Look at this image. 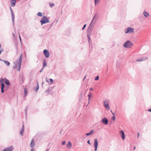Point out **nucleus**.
<instances>
[{
	"label": "nucleus",
	"instance_id": "nucleus-1",
	"mask_svg": "<svg viewBox=\"0 0 151 151\" xmlns=\"http://www.w3.org/2000/svg\"><path fill=\"white\" fill-rule=\"evenodd\" d=\"M22 58V54H21L19 58L14 62V65L13 67V69L17 68L18 67L17 70L19 71L20 70Z\"/></svg>",
	"mask_w": 151,
	"mask_h": 151
},
{
	"label": "nucleus",
	"instance_id": "nucleus-2",
	"mask_svg": "<svg viewBox=\"0 0 151 151\" xmlns=\"http://www.w3.org/2000/svg\"><path fill=\"white\" fill-rule=\"evenodd\" d=\"M96 15H95V16L93 17V18L92 19V22L88 27V34L87 35V37L88 38V42H90V41L91 40V38L90 36L91 35V33L92 32V27H91V26L93 20L95 19V17Z\"/></svg>",
	"mask_w": 151,
	"mask_h": 151
},
{
	"label": "nucleus",
	"instance_id": "nucleus-3",
	"mask_svg": "<svg viewBox=\"0 0 151 151\" xmlns=\"http://www.w3.org/2000/svg\"><path fill=\"white\" fill-rule=\"evenodd\" d=\"M133 45V43L129 40H127L123 45V46L125 48H129Z\"/></svg>",
	"mask_w": 151,
	"mask_h": 151
},
{
	"label": "nucleus",
	"instance_id": "nucleus-4",
	"mask_svg": "<svg viewBox=\"0 0 151 151\" xmlns=\"http://www.w3.org/2000/svg\"><path fill=\"white\" fill-rule=\"evenodd\" d=\"M50 22V21L47 17L45 16H43L40 21V22L42 25L46 23Z\"/></svg>",
	"mask_w": 151,
	"mask_h": 151
},
{
	"label": "nucleus",
	"instance_id": "nucleus-5",
	"mask_svg": "<svg viewBox=\"0 0 151 151\" xmlns=\"http://www.w3.org/2000/svg\"><path fill=\"white\" fill-rule=\"evenodd\" d=\"M134 28L130 27H128L125 30V33L126 34H131L134 32Z\"/></svg>",
	"mask_w": 151,
	"mask_h": 151
},
{
	"label": "nucleus",
	"instance_id": "nucleus-6",
	"mask_svg": "<svg viewBox=\"0 0 151 151\" xmlns=\"http://www.w3.org/2000/svg\"><path fill=\"white\" fill-rule=\"evenodd\" d=\"M104 104L106 109L107 110H109L110 107L109 105L108 102L107 100L104 101Z\"/></svg>",
	"mask_w": 151,
	"mask_h": 151
},
{
	"label": "nucleus",
	"instance_id": "nucleus-7",
	"mask_svg": "<svg viewBox=\"0 0 151 151\" xmlns=\"http://www.w3.org/2000/svg\"><path fill=\"white\" fill-rule=\"evenodd\" d=\"M98 145V139L97 138H96L94 139V146L95 147L94 150L96 151L97 150V146Z\"/></svg>",
	"mask_w": 151,
	"mask_h": 151
},
{
	"label": "nucleus",
	"instance_id": "nucleus-8",
	"mask_svg": "<svg viewBox=\"0 0 151 151\" xmlns=\"http://www.w3.org/2000/svg\"><path fill=\"white\" fill-rule=\"evenodd\" d=\"M43 52L46 58H48L49 57L50 53L48 50L47 49L44 50H43Z\"/></svg>",
	"mask_w": 151,
	"mask_h": 151
},
{
	"label": "nucleus",
	"instance_id": "nucleus-9",
	"mask_svg": "<svg viewBox=\"0 0 151 151\" xmlns=\"http://www.w3.org/2000/svg\"><path fill=\"white\" fill-rule=\"evenodd\" d=\"M1 80H2V81L4 83V82L6 84L8 85H10V83L9 80L6 78H4V79H2L1 78Z\"/></svg>",
	"mask_w": 151,
	"mask_h": 151
},
{
	"label": "nucleus",
	"instance_id": "nucleus-10",
	"mask_svg": "<svg viewBox=\"0 0 151 151\" xmlns=\"http://www.w3.org/2000/svg\"><path fill=\"white\" fill-rule=\"evenodd\" d=\"M13 149V146H11L5 148L2 151H12Z\"/></svg>",
	"mask_w": 151,
	"mask_h": 151
},
{
	"label": "nucleus",
	"instance_id": "nucleus-11",
	"mask_svg": "<svg viewBox=\"0 0 151 151\" xmlns=\"http://www.w3.org/2000/svg\"><path fill=\"white\" fill-rule=\"evenodd\" d=\"M148 59L147 57H142L138 59L137 60V62H141L144 60H147Z\"/></svg>",
	"mask_w": 151,
	"mask_h": 151
},
{
	"label": "nucleus",
	"instance_id": "nucleus-12",
	"mask_svg": "<svg viewBox=\"0 0 151 151\" xmlns=\"http://www.w3.org/2000/svg\"><path fill=\"white\" fill-rule=\"evenodd\" d=\"M120 134L121 136V137L123 140H124L125 136L124 131L122 130H121L120 131Z\"/></svg>",
	"mask_w": 151,
	"mask_h": 151
},
{
	"label": "nucleus",
	"instance_id": "nucleus-13",
	"mask_svg": "<svg viewBox=\"0 0 151 151\" xmlns=\"http://www.w3.org/2000/svg\"><path fill=\"white\" fill-rule=\"evenodd\" d=\"M54 22L50 24H49L46 25V26L47 27V31H49L51 28L53 26Z\"/></svg>",
	"mask_w": 151,
	"mask_h": 151
},
{
	"label": "nucleus",
	"instance_id": "nucleus-14",
	"mask_svg": "<svg viewBox=\"0 0 151 151\" xmlns=\"http://www.w3.org/2000/svg\"><path fill=\"white\" fill-rule=\"evenodd\" d=\"M101 122L104 124H108V120L106 118H104L102 120Z\"/></svg>",
	"mask_w": 151,
	"mask_h": 151
},
{
	"label": "nucleus",
	"instance_id": "nucleus-15",
	"mask_svg": "<svg viewBox=\"0 0 151 151\" xmlns=\"http://www.w3.org/2000/svg\"><path fill=\"white\" fill-rule=\"evenodd\" d=\"M35 144L34 140L33 139L32 140L30 144V146L31 148L35 146Z\"/></svg>",
	"mask_w": 151,
	"mask_h": 151
},
{
	"label": "nucleus",
	"instance_id": "nucleus-16",
	"mask_svg": "<svg viewBox=\"0 0 151 151\" xmlns=\"http://www.w3.org/2000/svg\"><path fill=\"white\" fill-rule=\"evenodd\" d=\"M67 147L69 149L71 148L72 147V144L70 141H68V143L66 145Z\"/></svg>",
	"mask_w": 151,
	"mask_h": 151
},
{
	"label": "nucleus",
	"instance_id": "nucleus-17",
	"mask_svg": "<svg viewBox=\"0 0 151 151\" xmlns=\"http://www.w3.org/2000/svg\"><path fill=\"white\" fill-rule=\"evenodd\" d=\"M16 2V0H12L11 2V6L12 7L14 6L15 5Z\"/></svg>",
	"mask_w": 151,
	"mask_h": 151
},
{
	"label": "nucleus",
	"instance_id": "nucleus-18",
	"mask_svg": "<svg viewBox=\"0 0 151 151\" xmlns=\"http://www.w3.org/2000/svg\"><path fill=\"white\" fill-rule=\"evenodd\" d=\"M11 14H12V21L13 24V25L14 24V22L15 17H14V13H11Z\"/></svg>",
	"mask_w": 151,
	"mask_h": 151
},
{
	"label": "nucleus",
	"instance_id": "nucleus-19",
	"mask_svg": "<svg viewBox=\"0 0 151 151\" xmlns=\"http://www.w3.org/2000/svg\"><path fill=\"white\" fill-rule=\"evenodd\" d=\"M0 83L1 85V88H4V87L5 86L2 80H1V79L0 80Z\"/></svg>",
	"mask_w": 151,
	"mask_h": 151
},
{
	"label": "nucleus",
	"instance_id": "nucleus-20",
	"mask_svg": "<svg viewBox=\"0 0 151 151\" xmlns=\"http://www.w3.org/2000/svg\"><path fill=\"white\" fill-rule=\"evenodd\" d=\"M2 61L4 62V63L7 66H9L10 65V63L8 61L5 60H2Z\"/></svg>",
	"mask_w": 151,
	"mask_h": 151
},
{
	"label": "nucleus",
	"instance_id": "nucleus-21",
	"mask_svg": "<svg viewBox=\"0 0 151 151\" xmlns=\"http://www.w3.org/2000/svg\"><path fill=\"white\" fill-rule=\"evenodd\" d=\"M143 14L145 17H147L149 16V14L146 12L145 11H144L143 13Z\"/></svg>",
	"mask_w": 151,
	"mask_h": 151
},
{
	"label": "nucleus",
	"instance_id": "nucleus-22",
	"mask_svg": "<svg viewBox=\"0 0 151 151\" xmlns=\"http://www.w3.org/2000/svg\"><path fill=\"white\" fill-rule=\"evenodd\" d=\"M24 97H25L26 96L27 93V89L25 88L24 90Z\"/></svg>",
	"mask_w": 151,
	"mask_h": 151
},
{
	"label": "nucleus",
	"instance_id": "nucleus-23",
	"mask_svg": "<svg viewBox=\"0 0 151 151\" xmlns=\"http://www.w3.org/2000/svg\"><path fill=\"white\" fill-rule=\"evenodd\" d=\"M47 66V63H46V61L45 59H44L43 60V68H44V67L46 66Z\"/></svg>",
	"mask_w": 151,
	"mask_h": 151
},
{
	"label": "nucleus",
	"instance_id": "nucleus-24",
	"mask_svg": "<svg viewBox=\"0 0 151 151\" xmlns=\"http://www.w3.org/2000/svg\"><path fill=\"white\" fill-rule=\"evenodd\" d=\"M93 132V130H91V131H90V132L89 133H86V135L88 136H89V135H90L92 133V132Z\"/></svg>",
	"mask_w": 151,
	"mask_h": 151
},
{
	"label": "nucleus",
	"instance_id": "nucleus-25",
	"mask_svg": "<svg viewBox=\"0 0 151 151\" xmlns=\"http://www.w3.org/2000/svg\"><path fill=\"white\" fill-rule=\"evenodd\" d=\"M39 88V83L38 82V81L37 82V86L36 88V89L35 90V91L37 92V91L38 90Z\"/></svg>",
	"mask_w": 151,
	"mask_h": 151
},
{
	"label": "nucleus",
	"instance_id": "nucleus-26",
	"mask_svg": "<svg viewBox=\"0 0 151 151\" xmlns=\"http://www.w3.org/2000/svg\"><path fill=\"white\" fill-rule=\"evenodd\" d=\"M37 15L38 16L42 17V14L41 12H39L37 13Z\"/></svg>",
	"mask_w": 151,
	"mask_h": 151
},
{
	"label": "nucleus",
	"instance_id": "nucleus-27",
	"mask_svg": "<svg viewBox=\"0 0 151 151\" xmlns=\"http://www.w3.org/2000/svg\"><path fill=\"white\" fill-rule=\"evenodd\" d=\"M49 4L50 7H52L55 6V4L54 3H53L52 4H51V3H49Z\"/></svg>",
	"mask_w": 151,
	"mask_h": 151
},
{
	"label": "nucleus",
	"instance_id": "nucleus-28",
	"mask_svg": "<svg viewBox=\"0 0 151 151\" xmlns=\"http://www.w3.org/2000/svg\"><path fill=\"white\" fill-rule=\"evenodd\" d=\"M24 130H21L20 132V135H21L22 136L23 135V133H24Z\"/></svg>",
	"mask_w": 151,
	"mask_h": 151
},
{
	"label": "nucleus",
	"instance_id": "nucleus-29",
	"mask_svg": "<svg viewBox=\"0 0 151 151\" xmlns=\"http://www.w3.org/2000/svg\"><path fill=\"white\" fill-rule=\"evenodd\" d=\"M91 95H92V94H91V93L90 92L89 94L88 95V97L89 101L90 98L91 96Z\"/></svg>",
	"mask_w": 151,
	"mask_h": 151
},
{
	"label": "nucleus",
	"instance_id": "nucleus-30",
	"mask_svg": "<svg viewBox=\"0 0 151 151\" xmlns=\"http://www.w3.org/2000/svg\"><path fill=\"white\" fill-rule=\"evenodd\" d=\"M99 0H94L95 4V5H96V3L99 2Z\"/></svg>",
	"mask_w": 151,
	"mask_h": 151
},
{
	"label": "nucleus",
	"instance_id": "nucleus-31",
	"mask_svg": "<svg viewBox=\"0 0 151 151\" xmlns=\"http://www.w3.org/2000/svg\"><path fill=\"white\" fill-rule=\"evenodd\" d=\"M99 76H97L95 78V80H98L99 79Z\"/></svg>",
	"mask_w": 151,
	"mask_h": 151
},
{
	"label": "nucleus",
	"instance_id": "nucleus-32",
	"mask_svg": "<svg viewBox=\"0 0 151 151\" xmlns=\"http://www.w3.org/2000/svg\"><path fill=\"white\" fill-rule=\"evenodd\" d=\"M50 82L51 83V84H52L53 83V80L52 78H50Z\"/></svg>",
	"mask_w": 151,
	"mask_h": 151
},
{
	"label": "nucleus",
	"instance_id": "nucleus-33",
	"mask_svg": "<svg viewBox=\"0 0 151 151\" xmlns=\"http://www.w3.org/2000/svg\"><path fill=\"white\" fill-rule=\"evenodd\" d=\"M66 141H63L62 142V144L63 145H64L65 144Z\"/></svg>",
	"mask_w": 151,
	"mask_h": 151
},
{
	"label": "nucleus",
	"instance_id": "nucleus-34",
	"mask_svg": "<svg viewBox=\"0 0 151 151\" xmlns=\"http://www.w3.org/2000/svg\"><path fill=\"white\" fill-rule=\"evenodd\" d=\"M8 88V86H5L4 87V90H6Z\"/></svg>",
	"mask_w": 151,
	"mask_h": 151
},
{
	"label": "nucleus",
	"instance_id": "nucleus-35",
	"mask_svg": "<svg viewBox=\"0 0 151 151\" xmlns=\"http://www.w3.org/2000/svg\"><path fill=\"white\" fill-rule=\"evenodd\" d=\"M1 92L2 93H4V88H1Z\"/></svg>",
	"mask_w": 151,
	"mask_h": 151
},
{
	"label": "nucleus",
	"instance_id": "nucleus-36",
	"mask_svg": "<svg viewBox=\"0 0 151 151\" xmlns=\"http://www.w3.org/2000/svg\"><path fill=\"white\" fill-rule=\"evenodd\" d=\"M86 24H84V25L83 26V27L82 28V30H83L86 27Z\"/></svg>",
	"mask_w": 151,
	"mask_h": 151
},
{
	"label": "nucleus",
	"instance_id": "nucleus-37",
	"mask_svg": "<svg viewBox=\"0 0 151 151\" xmlns=\"http://www.w3.org/2000/svg\"><path fill=\"white\" fill-rule=\"evenodd\" d=\"M27 108L26 107L25 110V112L26 114H27Z\"/></svg>",
	"mask_w": 151,
	"mask_h": 151
},
{
	"label": "nucleus",
	"instance_id": "nucleus-38",
	"mask_svg": "<svg viewBox=\"0 0 151 151\" xmlns=\"http://www.w3.org/2000/svg\"><path fill=\"white\" fill-rule=\"evenodd\" d=\"M10 11H11V13H13V10H12L11 7H10Z\"/></svg>",
	"mask_w": 151,
	"mask_h": 151
},
{
	"label": "nucleus",
	"instance_id": "nucleus-39",
	"mask_svg": "<svg viewBox=\"0 0 151 151\" xmlns=\"http://www.w3.org/2000/svg\"><path fill=\"white\" fill-rule=\"evenodd\" d=\"M31 151H34V149L33 148V147L31 148Z\"/></svg>",
	"mask_w": 151,
	"mask_h": 151
},
{
	"label": "nucleus",
	"instance_id": "nucleus-40",
	"mask_svg": "<svg viewBox=\"0 0 151 151\" xmlns=\"http://www.w3.org/2000/svg\"><path fill=\"white\" fill-rule=\"evenodd\" d=\"M115 117L114 116H113L112 117V119L114 120L115 119Z\"/></svg>",
	"mask_w": 151,
	"mask_h": 151
},
{
	"label": "nucleus",
	"instance_id": "nucleus-41",
	"mask_svg": "<svg viewBox=\"0 0 151 151\" xmlns=\"http://www.w3.org/2000/svg\"><path fill=\"white\" fill-rule=\"evenodd\" d=\"M21 130H24V125H23V126L22 127V128Z\"/></svg>",
	"mask_w": 151,
	"mask_h": 151
},
{
	"label": "nucleus",
	"instance_id": "nucleus-42",
	"mask_svg": "<svg viewBox=\"0 0 151 151\" xmlns=\"http://www.w3.org/2000/svg\"><path fill=\"white\" fill-rule=\"evenodd\" d=\"M3 51V49H1L0 50V55L1 54V52H2Z\"/></svg>",
	"mask_w": 151,
	"mask_h": 151
},
{
	"label": "nucleus",
	"instance_id": "nucleus-43",
	"mask_svg": "<svg viewBox=\"0 0 151 151\" xmlns=\"http://www.w3.org/2000/svg\"><path fill=\"white\" fill-rule=\"evenodd\" d=\"M46 81L48 83L49 82V81H48L47 78H46Z\"/></svg>",
	"mask_w": 151,
	"mask_h": 151
},
{
	"label": "nucleus",
	"instance_id": "nucleus-44",
	"mask_svg": "<svg viewBox=\"0 0 151 151\" xmlns=\"http://www.w3.org/2000/svg\"><path fill=\"white\" fill-rule=\"evenodd\" d=\"M87 143L88 144H89L90 145H91V143H90V140H88L87 141Z\"/></svg>",
	"mask_w": 151,
	"mask_h": 151
},
{
	"label": "nucleus",
	"instance_id": "nucleus-45",
	"mask_svg": "<svg viewBox=\"0 0 151 151\" xmlns=\"http://www.w3.org/2000/svg\"><path fill=\"white\" fill-rule=\"evenodd\" d=\"M61 0V3H63L65 1H66V0Z\"/></svg>",
	"mask_w": 151,
	"mask_h": 151
},
{
	"label": "nucleus",
	"instance_id": "nucleus-46",
	"mask_svg": "<svg viewBox=\"0 0 151 151\" xmlns=\"http://www.w3.org/2000/svg\"><path fill=\"white\" fill-rule=\"evenodd\" d=\"M44 68H43L42 67V69H41V70L40 71V73H41L43 70V69Z\"/></svg>",
	"mask_w": 151,
	"mask_h": 151
},
{
	"label": "nucleus",
	"instance_id": "nucleus-47",
	"mask_svg": "<svg viewBox=\"0 0 151 151\" xmlns=\"http://www.w3.org/2000/svg\"><path fill=\"white\" fill-rule=\"evenodd\" d=\"M139 133H138L137 135L138 138H139Z\"/></svg>",
	"mask_w": 151,
	"mask_h": 151
},
{
	"label": "nucleus",
	"instance_id": "nucleus-48",
	"mask_svg": "<svg viewBox=\"0 0 151 151\" xmlns=\"http://www.w3.org/2000/svg\"><path fill=\"white\" fill-rule=\"evenodd\" d=\"M108 71V68H107V70L106 71V74H107Z\"/></svg>",
	"mask_w": 151,
	"mask_h": 151
},
{
	"label": "nucleus",
	"instance_id": "nucleus-49",
	"mask_svg": "<svg viewBox=\"0 0 151 151\" xmlns=\"http://www.w3.org/2000/svg\"><path fill=\"white\" fill-rule=\"evenodd\" d=\"M19 38L20 41V42H21V38L20 35L19 36Z\"/></svg>",
	"mask_w": 151,
	"mask_h": 151
},
{
	"label": "nucleus",
	"instance_id": "nucleus-50",
	"mask_svg": "<svg viewBox=\"0 0 151 151\" xmlns=\"http://www.w3.org/2000/svg\"><path fill=\"white\" fill-rule=\"evenodd\" d=\"M89 90L91 91H92L93 90V89L92 88H90Z\"/></svg>",
	"mask_w": 151,
	"mask_h": 151
},
{
	"label": "nucleus",
	"instance_id": "nucleus-51",
	"mask_svg": "<svg viewBox=\"0 0 151 151\" xmlns=\"http://www.w3.org/2000/svg\"><path fill=\"white\" fill-rule=\"evenodd\" d=\"M148 111H150V112H151V109H149L148 110Z\"/></svg>",
	"mask_w": 151,
	"mask_h": 151
},
{
	"label": "nucleus",
	"instance_id": "nucleus-52",
	"mask_svg": "<svg viewBox=\"0 0 151 151\" xmlns=\"http://www.w3.org/2000/svg\"><path fill=\"white\" fill-rule=\"evenodd\" d=\"M49 148L48 149H47L46 150V151H49Z\"/></svg>",
	"mask_w": 151,
	"mask_h": 151
},
{
	"label": "nucleus",
	"instance_id": "nucleus-53",
	"mask_svg": "<svg viewBox=\"0 0 151 151\" xmlns=\"http://www.w3.org/2000/svg\"><path fill=\"white\" fill-rule=\"evenodd\" d=\"M86 76H85L83 80V81L86 78Z\"/></svg>",
	"mask_w": 151,
	"mask_h": 151
},
{
	"label": "nucleus",
	"instance_id": "nucleus-54",
	"mask_svg": "<svg viewBox=\"0 0 151 151\" xmlns=\"http://www.w3.org/2000/svg\"><path fill=\"white\" fill-rule=\"evenodd\" d=\"M86 76H85L83 80V81L86 78Z\"/></svg>",
	"mask_w": 151,
	"mask_h": 151
},
{
	"label": "nucleus",
	"instance_id": "nucleus-55",
	"mask_svg": "<svg viewBox=\"0 0 151 151\" xmlns=\"http://www.w3.org/2000/svg\"><path fill=\"white\" fill-rule=\"evenodd\" d=\"M135 148H136V147L135 146H134V150L135 149Z\"/></svg>",
	"mask_w": 151,
	"mask_h": 151
},
{
	"label": "nucleus",
	"instance_id": "nucleus-56",
	"mask_svg": "<svg viewBox=\"0 0 151 151\" xmlns=\"http://www.w3.org/2000/svg\"><path fill=\"white\" fill-rule=\"evenodd\" d=\"M46 92H49V90H46Z\"/></svg>",
	"mask_w": 151,
	"mask_h": 151
},
{
	"label": "nucleus",
	"instance_id": "nucleus-57",
	"mask_svg": "<svg viewBox=\"0 0 151 151\" xmlns=\"http://www.w3.org/2000/svg\"><path fill=\"white\" fill-rule=\"evenodd\" d=\"M44 83V82H42V85Z\"/></svg>",
	"mask_w": 151,
	"mask_h": 151
},
{
	"label": "nucleus",
	"instance_id": "nucleus-58",
	"mask_svg": "<svg viewBox=\"0 0 151 151\" xmlns=\"http://www.w3.org/2000/svg\"><path fill=\"white\" fill-rule=\"evenodd\" d=\"M112 114H113L114 116V113H113V112H112Z\"/></svg>",
	"mask_w": 151,
	"mask_h": 151
},
{
	"label": "nucleus",
	"instance_id": "nucleus-59",
	"mask_svg": "<svg viewBox=\"0 0 151 151\" xmlns=\"http://www.w3.org/2000/svg\"><path fill=\"white\" fill-rule=\"evenodd\" d=\"M13 35L15 37V35L14 34V33L13 34Z\"/></svg>",
	"mask_w": 151,
	"mask_h": 151
},
{
	"label": "nucleus",
	"instance_id": "nucleus-60",
	"mask_svg": "<svg viewBox=\"0 0 151 151\" xmlns=\"http://www.w3.org/2000/svg\"><path fill=\"white\" fill-rule=\"evenodd\" d=\"M2 60L0 58V61H2Z\"/></svg>",
	"mask_w": 151,
	"mask_h": 151
},
{
	"label": "nucleus",
	"instance_id": "nucleus-61",
	"mask_svg": "<svg viewBox=\"0 0 151 151\" xmlns=\"http://www.w3.org/2000/svg\"><path fill=\"white\" fill-rule=\"evenodd\" d=\"M1 45L0 44V48H1Z\"/></svg>",
	"mask_w": 151,
	"mask_h": 151
},
{
	"label": "nucleus",
	"instance_id": "nucleus-62",
	"mask_svg": "<svg viewBox=\"0 0 151 151\" xmlns=\"http://www.w3.org/2000/svg\"><path fill=\"white\" fill-rule=\"evenodd\" d=\"M111 112L112 113V112L111 110Z\"/></svg>",
	"mask_w": 151,
	"mask_h": 151
}]
</instances>
